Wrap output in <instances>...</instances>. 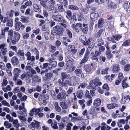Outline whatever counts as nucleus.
Masks as SVG:
<instances>
[{
    "label": "nucleus",
    "mask_w": 130,
    "mask_h": 130,
    "mask_svg": "<svg viewBox=\"0 0 130 130\" xmlns=\"http://www.w3.org/2000/svg\"><path fill=\"white\" fill-rule=\"evenodd\" d=\"M20 34L19 33H14L13 37L11 40L12 43L14 44H15L16 42L20 39Z\"/></svg>",
    "instance_id": "obj_1"
},
{
    "label": "nucleus",
    "mask_w": 130,
    "mask_h": 130,
    "mask_svg": "<svg viewBox=\"0 0 130 130\" xmlns=\"http://www.w3.org/2000/svg\"><path fill=\"white\" fill-rule=\"evenodd\" d=\"M40 123L38 121L34 120L31 124V127L32 130H37V128L40 126Z\"/></svg>",
    "instance_id": "obj_2"
},
{
    "label": "nucleus",
    "mask_w": 130,
    "mask_h": 130,
    "mask_svg": "<svg viewBox=\"0 0 130 130\" xmlns=\"http://www.w3.org/2000/svg\"><path fill=\"white\" fill-rule=\"evenodd\" d=\"M90 17L91 20L93 21H94L99 17V14L98 12H94L90 14Z\"/></svg>",
    "instance_id": "obj_3"
},
{
    "label": "nucleus",
    "mask_w": 130,
    "mask_h": 130,
    "mask_svg": "<svg viewBox=\"0 0 130 130\" xmlns=\"http://www.w3.org/2000/svg\"><path fill=\"white\" fill-rule=\"evenodd\" d=\"M11 62L13 65H17L19 63V59L17 57L14 56L11 59Z\"/></svg>",
    "instance_id": "obj_4"
},
{
    "label": "nucleus",
    "mask_w": 130,
    "mask_h": 130,
    "mask_svg": "<svg viewBox=\"0 0 130 130\" xmlns=\"http://www.w3.org/2000/svg\"><path fill=\"white\" fill-rule=\"evenodd\" d=\"M66 93L65 91H63L62 92L59 93L57 95V97L59 100H60L63 99H65L66 98Z\"/></svg>",
    "instance_id": "obj_5"
},
{
    "label": "nucleus",
    "mask_w": 130,
    "mask_h": 130,
    "mask_svg": "<svg viewBox=\"0 0 130 130\" xmlns=\"http://www.w3.org/2000/svg\"><path fill=\"white\" fill-rule=\"evenodd\" d=\"M55 10L56 11L55 13L61 12L64 10L63 5L62 4H58V7L55 8Z\"/></svg>",
    "instance_id": "obj_6"
},
{
    "label": "nucleus",
    "mask_w": 130,
    "mask_h": 130,
    "mask_svg": "<svg viewBox=\"0 0 130 130\" xmlns=\"http://www.w3.org/2000/svg\"><path fill=\"white\" fill-rule=\"evenodd\" d=\"M54 29L58 32L59 34H61L63 33V30L61 26L57 25L54 27Z\"/></svg>",
    "instance_id": "obj_7"
},
{
    "label": "nucleus",
    "mask_w": 130,
    "mask_h": 130,
    "mask_svg": "<svg viewBox=\"0 0 130 130\" xmlns=\"http://www.w3.org/2000/svg\"><path fill=\"white\" fill-rule=\"evenodd\" d=\"M67 62L66 65L67 66L68 68L70 67V66L72 64V62L73 61V60L70 58H67L66 61Z\"/></svg>",
    "instance_id": "obj_8"
},
{
    "label": "nucleus",
    "mask_w": 130,
    "mask_h": 130,
    "mask_svg": "<svg viewBox=\"0 0 130 130\" xmlns=\"http://www.w3.org/2000/svg\"><path fill=\"white\" fill-rule=\"evenodd\" d=\"M52 17L54 20L58 21H60L62 19V17L60 15H53Z\"/></svg>",
    "instance_id": "obj_9"
},
{
    "label": "nucleus",
    "mask_w": 130,
    "mask_h": 130,
    "mask_svg": "<svg viewBox=\"0 0 130 130\" xmlns=\"http://www.w3.org/2000/svg\"><path fill=\"white\" fill-rule=\"evenodd\" d=\"M95 85L93 81H92L90 82L89 86L87 87V88L88 89L91 88L93 90H95L96 89Z\"/></svg>",
    "instance_id": "obj_10"
},
{
    "label": "nucleus",
    "mask_w": 130,
    "mask_h": 130,
    "mask_svg": "<svg viewBox=\"0 0 130 130\" xmlns=\"http://www.w3.org/2000/svg\"><path fill=\"white\" fill-rule=\"evenodd\" d=\"M111 127L106 124L105 123L103 122L102 124L101 129L102 130H109Z\"/></svg>",
    "instance_id": "obj_11"
},
{
    "label": "nucleus",
    "mask_w": 130,
    "mask_h": 130,
    "mask_svg": "<svg viewBox=\"0 0 130 130\" xmlns=\"http://www.w3.org/2000/svg\"><path fill=\"white\" fill-rule=\"evenodd\" d=\"M62 80L63 81L65 78L69 79L70 78V76L69 74H67L65 72H62L61 74Z\"/></svg>",
    "instance_id": "obj_12"
},
{
    "label": "nucleus",
    "mask_w": 130,
    "mask_h": 130,
    "mask_svg": "<svg viewBox=\"0 0 130 130\" xmlns=\"http://www.w3.org/2000/svg\"><path fill=\"white\" fill-rule=\"evenodd\" d=\"M104 19L101 18L99 20L98 23V27L99 28H101L103 27V24L104 23Z\"/></svg>",
    "instance_id": "obj_13"
},
{
    "label": "nucleus",
    "mask_w": 130,
    "mask_h": 130,
    "mask_svg": "<svg viewBox=\"0 0 130 130\" xmlns=\"http://www.w3.org/2000/svg\"><path fill=\"white\" fill-rule=\"evenodd\" d=\"M18 117L19 118V119L20 121L23 124H26L27 125V124H25V122L26 121V118L24 117L23 116L21 115H18Z\"/></svg>",
    "instance_id": "obj_14"
},
{
    "label": "nucleus",
    "mask_w": 130,
    "mask_h": 130,
    "mask_svg": "<svg viewBox=\"0 0 130 130\" xmlns=\"http://www.w3.org/2000/svg\"><path fill=\"white\" fill-rule=\"evenodd\" d=\"M108 6L110 8L112 9H115L117 8L116 5L113 3L110 2L108 3Z\"/></svg>",
    "instance_id": "obj_15"
},
{
    "label": "nucleus",
    "mask_w": 130,
    "mask_h": 130,
    "mask_svg": "<svg viewBox=\"0 0 130 130\" xmlns=\"http://www.w3.org/2000/svg\"><path fill=\"white\" fill-rule=\"evenodd\" d=\"M33 82L35 83L40 82L41 80L40 77H39L37 75H34L32 79Z\"/></svg>",
    "instance_id": "obj_16"
},
{
    "label": "nucleus",
    "mask_w": 130,
    "mask_h": 130,
    "mask_svg": "<svg viewBox=\"0 0 130 130\" xmlns=\"http://www.w3.org/2000/svg\"><path fill=\"white\" fill-rule=\"evenodd\" d=\"M120 70L119 66V64H115L113 67L112 71L113 72L116 73Z\"/></svg>",
    "instance_id": "obj_17"
},
{
    "label": "nucleus",
    "mask_w": 130,
    "mask_h": 130,
    "mask_svg": "<svg viewBox=\"0 0 130 130\" xmlns=\"http://www.w3.org/2000/svg\"><path fill=\"white\" fill-rule=\"evenodd\" d=\"M12 124L16 128H18L20 126V124L19 123V121L18 119H15L12 122Z\"/></svg>",
    "instance_id": "obj_18"
},
{
    "label": "nucleus",
    "mask_w": 130,
    "mask_h": 130,
    "mask_svg": "<svg viewBox=\"0 0 130 130\" xmlns=\"http://www.w3.org/2000/svg\"><path fill=\"white\" fill-rule=\"evenodd\" d=\"M107 108L109 109H112L117 106V105L115 103H112L110 104L107 105Z\"/></svg>",
    "instance_id": "obj_19"
},
{
    "label": "nucleus",
    "mask_w": 130,
    "mask_h": 130,
    "mask_svg": "<svg viewBox=\"0 0 130 130\" xmlns=\"http://www.w3.org/2000/svg\"><path fill=\"white\" fill-rule=\"evenodd\" d=\"M21 71V70L18 68H15L13 70V74L15 75L19 76Z\"/></svg>",
    "instance_id": "obj_20"
},
{
    "label": "nucleus",
    "mask_w": 130,
    "mask_h": 130,
    "mask_svg": "<svg viewBox=\"0 0 130 130\" xmlns=\"http://www.w3.org/2000/svg\"><path fill=\"white\" fill-rule=\"evenodd\" d=\"M101 101L100 99H97L94 100V105L96 106H99L101 104Z\"/></svg>",
    "instance_id": "obj_21"
},
{
    "label": "nucleus",
    "mask_w": 130,
    "mask_h": 130,
    "mask_svg": "<svg viewBox=\"0 0 130 130\" xmlns=\"http://www.w3.org/2000/svg\"><path fill=\"white\" fill-rule=\"evenodd\" d=\"M21 23L20 22H18L15 24V29L16 31H18L20 30Z\"/></svg>",
    "instance_id": "obj_22"
},
{
    "label": "nucleus",
    "mask_w": 130,
    "mask_h": 130,
    "mask_svg": "<svg viewBox=\"0 0 130 130\" xmlns=\"http://www.w3.org/2000/svg\"><path fill=\"white\" fill-rule=\"evenodd\" d=\"M14 11L11 10L10 11H8L6 13L7 18H11L13 16Z\"/></svg>",
    "instance_id": "obj_23"
},
{
    "label": "nucleus",
    "mask_w": 130,
    "mask_h": 130,
    "mask_svg": "<svg viewBox=\"0 0 130 130\" xmlns=\"http://www.w3.org/2000/svg\"><path fill=\"white\" fill-rule=\"evenodd\" d=\"M74 73L76 76H79L82 73V70L80 69H76L74 71Z\"/></svg>",
    "instance_id": "obj_24"
},
{
    "label": "nucleus",
    "mask_w": 130,
    "mask_h": 130,
    "mask_svg": "<svg viewBox=\"0 0 130 130\" xmlns=\"http://www.w3.org/2000/svg\"><path fill=\"white\" fill-rule=\"evenodd\" d=\"M4 125L7 128H10L12 126V124L7 121H5L4 122Z\"/></svg>",
    "instance_id": "obj_25"
},
{
    "label": "nucleus",
    "mask_w": 130,
    "mask_h": 130,
    "mask_svg": "<svg viewBox=\"0 0 130 130\" xmlns=\"http://www.w3.org/2000/svg\"><path fill=\"white\" fill-rule=\"evenodd\" d=\"M63 84V86L65 87H67L68 86H71L72 85L71 82L68 80H66Z\"/></svg>",
    "instance_id": "obj_26"
},
{
    "label": "nucleus",
    "mask_w": 130,
    "mask_h": 130,
    "mask_svg": "<svg viewBox=\"0 0 130 130\" xmlns=\"http://www.w3.org/2000/svg\"><path fill=\"white\" fill-rule=\"evenodd\" d=\"M13 19H10L9 20L6 25L7 26L12 27L13 25Z\"/></svg>",
    "instance_id": "obj_27"
},
{
    "label": "nucleus",
    "mask_w": 130,
    "mask_h": 130,
    "mask_svg": "<svg viewBox=\"0 0 130 130\" xmlns=\"http://www.w3.org/2000/svg\"><path fill=\"white\" fill-rule=\"evenodd\" d=\"M85 70L87 72L90 73L92 71V68L90 66L86 65L85 67Z\"/></svg>",
    "instance_id": "obj_28"
},
{
    "label": "nucleus",
    "mask_w": 130,
    "mask_h": 130,
    "mask_svg": "<svg viewBox=\"0 0 130 130\" xmlns=\"http://www.w3.org/2000/svg\"><path fill=\"white\" fill-rule=\"evenodd\" d=\"M6 118L10 122H13L14 120L12 117H11L9 114L7 115L6 116Z\"/></svg>",
    "instance_id": "obj_29"
},
{
    "label": "nucleus",
    "mask_w": 130,
    "mask_h": 130,
    "mask_svg": "<svg viewBox=\"0 0 130 130\" xmlns=\"http://www.w3.org/2000/svg\"><path fill=\"white\" fill-rule=\"evenodd\" d=\"M20 21L23 23H27L28 22V18L24 16H21L20 18Z\"/></svg>",
    "instance_id": "obj_30"
},
{
    "label": "nucleus",
    "mask_w": 130,
    "mask_h": 130,
    "mask_svg": "<svg viewBox=\"0 0 130 130\" xmlns=\"http://www.w3.org/2000/svg\"><path fill=\"white\" fill-rule=\"evenodd\" d=\"M52 85L50 82H47L45 83L43 85V86L46 89H48Z\"/></svg>",
    "instance_id": "obj_31"
},
{
    "label": "nucleus",
    "mask_w": 130,
    "mask_h": 130,
    "mask_svg": "<svg viewBox=\"0 0 130 130\" xmlns=\"http://www.w3.org/2000/svg\"><path fill=\"white\" fill-rule=\"evenodd\" d=\"M83 94V92L82 91H78L76 95L77 98H81Z\"/></svg>",
    "instance_id": "obj_32"
},
{
    "label": "nucleus",
    "mask_w": 130,
    "mask_h": 130,
    "mask_svg": "<svg viewBox=\"0 0 130 130\" xmlns=\"http://www.w3.org/2000/svg\"><path fill=\"white\" fill-rule=\"evenodd\" d=\"M68 8L69 9L73 10H78L79 9V8L78 7L73 5H70L69 6Z\"/></svg>",
    "instance_id": "obj_33"
},
{
    "label": "nucleus",
    "mask_w": 130,
    "mask_h": 130,
    "mask_svg": "<svg viewBox=\"0 0 130 130\" xmlns=\"http://www.w3.org/2000/svg\"><path fill=\"white\" fill-rule=\"evenodd\" d=\"M127 99H128L129 101H130V96L128 95L124 96V99L122 98L121 100V103L123 104L125 103L126 102L125 99L126 100Z\"/></svg>",
    "instance_id": "obj_34"
},
{
    "label": "nucleus",
    "mask_w": 130,
    "mask_h": 130,
    "mask_svg": "<svg viewBox=\"0 0 130 130\" xmlns=\"http://www.w3.org/2000/svg\"><path fill=\"white\" fill-rule=\"evenodd\" d=\"M93 81L95 85L96 86L100 85L102 84V83L100 82V80L98 78H96Z\"/></svg>",
    "instance_id": "obj_35"
},
{
    "label": "nucleus",
    "mask_w": 130,
    "mask_h": 130,
    "mask_svg": "<svg viewBox=\"0 0 130 130\" xmlns=\"http://www.w3.org/2000/svg\"><path fill=\"white\" fill-rule=\"evenodd\" d=\"M5 44H4V46L3 48L1 49L2 53L3 55H5L6 54V52L7 51V48L6 47H5Z\"/></svg>",
    "instance_id": "obj_36"
},
{
    "label": "nucleus",
    "mask_w": 130,
    "mask_h": 130,
    "mask_svg": "<svg viewBox=\"0 0 130 130\" xmlns=\"http://www.w3.org/2000/svg\"><path fill=\"white\" fill-rule=\"evenodd\" d=\"M60 104L61 107L63 109H66L68 107L66 103L61 102L60 103Z\"/></svg>",
    "instance_id": "obj_37"
},
{
    "label": "nucleus",
    "mask_w": 130,
    "mask_h": 130,
    "mask_svg": "<svg viewBox=\"0 0 130 130\" xmlns=\"http://www.w3.org/2000/svg\"><path fill=\"white\" fill-rule=\"evenodd\" d=\"M2 90L5 92H7L11 90V88L10 85H8L5 88H3Z\"/></svg>",
    "instance_id": "obj_38"
},
{
    "label": "nucleus",
    "mask_w": 130,
    "mask_h": 130,
    "mask_svg": "<svg viewBox=\"0 0 130 130\" xmlns=\"http://www.w3.org/2000/svg\"><path fill=\"white\" fill-rule=\"evenodd\" d=\"M124 70L125 71H128L130 70V64H127L125 65L124 67Z\"/></svg>",
    "instance_id": "obj_39"
},
{
    "label": "nucleus",
    "mask_w": 130,
    "mask_h": 130,
    "mask_svg": "<svg viewBox=\"0 0 130 130\" xmlns=\"http://www.w3.org/2000/svg\"><path fill=\"white\" fill-rule=\"evenodd\" d=\"M130 44V39L125 41L123 43L122 45L125 46H129Z\"/></svg>",
    "instance_id": "obj_40"
},
{
    "label": "nucleus",
    "mask_w": 130,
    "mask_h": 130,
    "mask_svg": "<svg viewBox=\"0 0 130 130\" xmlns=\"http://www.w3.org/2000/svg\"><path fill=\"white\" fill-rule=\"evenodd\" d=\"M122 87L123 89H125L128 87V84L126 83L125 82H124V80H123L122 81Z\"/></svg>",
    "instance_id": "obj_41"
},
{
    "label": "nucleus",
    "mask_w": 130,
    "mask_h": 130,
    "mask_svg": "<svg viewBox=\"0 0 130 130\" xmlns=\"http://www.w3.org/2000/svg\"><path fill=\"white\" fill-rule=\"evenodd\" d=\"M88 56L87 55H86L84 56V58L82 60L81 62L80 63L81 64L86 62L88 60Z\"/></svg>",
    "instance_id": "obj_42"
},
{
    "label": "nucleus",
    "mask_w": 130,
    "mask_h": 130,
    "mask_svg": "<svg viewBox=\"0 0 130 130\" xmlns=\"http://www.w3.org/2000/svg\"><path fill=\"white\" fill-rule=\"evenodd\" d=\"M2 103L3 105L8 107H10V105L6 101L3 100L2 101Z\"/></svg>",
    "instance_id": "obj_43"
},
{
    "label": "nucleus",
    "mask_w": 130,
    "mask_h": 130,
    "mask_svg": "<svg viewBox=\"0 0 130 130\" xmlns=\"http://www.w3.org/2000/svg\"><path fill=\"white\" fill-rule=\"evenodd\" d=\"M45 75L48 78H50L52 77L53 76V74L52 73H46L45 74Z\"/></svg>",
    "instance_id": "obj_44"
},
{
    "label": "nucleus",
    "mask_w": 130,
    "mask_h": 130,
    "mask_svg": "<svg viewBox=\"0 0 130 130\" xmlns=\"http://www.w3.org/2000/svg\"><path fill=\"white\" fill-rule=\"evenodd\" d=\"M71 27L73 29V30H75L77 33L79 32V30L77 28V26L75 24H73L72 25Z\"/></svg>",
    "instance_id": "obj_45"
},
{
    "label": "nucleus",
    "mask_w": 130,
    "mask_h": 130,
    "mask_svg": "<svg viewBox=\"0 0 130 130\" xmlns=\"http://www.w3.org/2000/svg\"><path fill=\"white\" fill-rule=\"evenodd\" d=\"M33 7L34 10L36 12L38 11L39 9L38 6L36 4H33Z\"/></svg>",
    "instance_id": "obj_46"
},
{
    "label": "nucleus",
    "mask_w": 130,
    "mask_h": 130,
    "mask_svg": "<svg viewBox=\"0 0 130 130\" xmlns=\"http://www.w3.org/2000/svg\"><path fill=\"white\" fill-rule=\"evenodd\" d=\"M66 13L67 14V15L66 16L67 18L68 19H69L71 15V11L69 10L67 11Z\"/></svg>",
    "instance_id": "obj_47"
},
{
    "label": "nucleus",
    "mask_w": 130,
    "mask_h": 130,
    "mask_svg": "<svg viewBox=\"0 0 130 130\" xmlns=\"http://www.w3.org/2000/svg\"><path fill=\"white\" fill-rule=\"evenodd\" d=\"M78 20L79 21H82L84 20V18L80 14L78 15Z\"/></svg>",
    "instance_id": "obj_48"
},
{
    "label": "nucleus",
    "mask_w": 130,
    "mask_h": 130,
    "mask_svg": "<svg viewBox=\"0 0 130 130\" xmlns=\"http://www.w3.org/2000/svg\"><path fill=\"white\" fill-rule=\"evenodd\" d=\"M0 68L2 70L5 69V64L2 62H0Z\"/></svg>",
    "instance_id": "obj_49"
},
{
    "label": "nucleus",
    "mask_w": 130,
    "mask_h": 130,
    "mask_svg": "<svg viewBox=\"0 0 130 130\" xmlns=\"http://www.w3.org/2000/svg\"><path fill=\"white\" fill-rule=\"evenodd\" d=\"M26 56H27V59L28 60H30V58L31 57V54L29 52H27L25 54Z\"/></svg>",
    "instance_id": "obj_50"
},
{
    "label": "nucleus",
    "mask_w": 130,
    "mask_h": 130,
    "mask_svg": "<svg viewBox=\"0 0 130 130\" xmlns=\"http://www.w3.org/2000/svg\"><path fill=\"white\" fill-rule=\"evenodd\" d=\"M108 70V68H106L104 69H103L102 71L101 74H107Z\"/></svg>",
    "instance_id": "obj_51"
},
{
    "label": "nucleus",
    "mask_w": 130,
    "mask_h": 130,
    "mask_svg": "<svg viewBox=\"0 0 130 130\" xmlns=\"http://www.w3.org/2000/svg\"><path fill=\"white\" fill-rule=\"evenodd\" d=\"M90 42V41L89 39H87L86 38L84 41L83 43V44L85 45H88L89 43Z\"/></svg>",
    "instance_id": "obj_52"
},
{
    "label": "nucleus",
    "mask_w": 130,
    "mask_h": 130,
    "mask_svg": "<svg viewBox=\"0 0 130 130\" xmlns=\"http://www.w3.org/2000/svg\"><path fill=\"white\" fill-rule=\"evenodd\" d=\"M35 108H32L30 111L29 114L31 116H34V113L35 112Z\"/></svg>",
    "instance_id": "obj_53"
},
{
    "label": "nucleus",
    "mask_w": 130,
    "mask_h": 130,
    "mask_svg": "<svg viewBox=\"0 0 130 130\" xmlns=\"http://www.w3.org/2000/svg\"><path fill=\"white\" fill-rule=\"evenodd\" d=\"M86 38V37L85 36L83 35H81L80 37V40L83 43L84 41V40H85Z\"/></svg>",
    "instance_id": "obj_54"
},
{
    "label": "nucleus",
    "mask_w": 130,
    "mask_h": 130,
    "mask_svg": "<svg viewBox=\"0 0 130 130\" xmlns=\"http://www.w3.org/2000/svg\"><path fill=\"white\" fill-rule=\"evenodd\" d=\"M103 31V30L101 29L99 31L96 35V37L98 38L100 37Z\"/></svg>",
    "instance_id": "obj_55"
},
{
    "label": "nucleus",
    "mask_w": 130,
    "mask_h": 130,
    "mask_svg": "<svg viewBox=\"0 0 130 130\" xmlns=\"http://www.w3.org/2000/svg\"><path fill=\"white\" fill-rule=\"evenodd\" d=\"M29 36V34L27 33H24L23 35V37L25 39H27L28 38Z\"/></svg>",
    "instance_id": "obj_56"
},
{
    "label": "nucleus",
    "mask_w": 130,
    "mask_h": 130,
    "mask_svg": "<svg viewBox=\"0 0 130 130\" xmlns=\"http://www.w3.org/2000/svg\"><path fill=\"white\" fill-rule=\"evenodd\" d=\"M51 65L52 67H55L57 65V62L55 61H53L51 62Z\"/></svg>",
    "instance_id": "obj_57"
},
{
    "label": "nucleus",
    "mask_w": 130,
    "mask_h": 130,
    "mask_svg": "<svg viewBox=\"0 0 130 130\" xmlns=\"http://www.w3.org/2000/svg\"><path fill=\"white\" fill-rule=\"evenodd\" d=\"M12 68H6V71L7 72L8 74H10V76H11L12 74L11 72Z\"/></svg>",
    "instance_id": "obj_58"
},
{
    "label": "nucleus",
    "mask_w": 130,
    "mask_h": 130,
    "mask_svg": "<svg viewBox=\"0 0 130 130\" xmlns=\"http://www.w3.org/2000/svg\"><path fill=\"white\" fill-rule=\"evenodd\" d=\"M50 36L49 35V33L47 32H45L44 35V37L45 38L46 40H48Z\"/></svg>",
    "instance_id": "obj_59"
},
{
    "label": "nucleus",
    "mask_w": 130,
    "mask_h": 130,
    "mask_svg": "<svg viewBox=\"0 0 130 130\" xmlns=\"http://www.w3.org/2000/svg\"><path fill=\"white\" fill-rule=\"evenodd\" d=\"M81 29L82 30V31L85 34H86L88 30V28L87 27H86L84 28H81Z\"/></svg>",
    "instance_id": "obj_60"
},
{
    "label": "nucleus",
    "mask_w": 130,
    "mask_h": 130,
    "mask_svg": "<svg viewBox=\"0 0 130 130\" xmlns=\"http://www.w3.org/2000/svg\"><path fill=\"white\" fill-rule=\"evenodd\" d=\"M85 95L86 97L88 98H91V96L90 95V94L89 93V91L88 90L86 91Z\"/></svg>",
    "instance_id": "obj_61"
},
{
    "label": "nucleus",
    "mask_w": 130,
    "mask_h": 130,
    "mask_svg": "<svg viewBox=\"0 0 130 130\" xmlns=\"http://www.w3.org/2000/svg\"><path fill=\"white\" fill-rule=\"evenodd\" d=\"M51 126L52 128L54 129H57L58 128V127L56 123L54 124L53 123H52L51 124Z\"/></svg>",
    "instance_id": "obj_62"
},
{
    "label": "nucleus",
    "mask_w": 130,
    "mask_h": 130,
    "mask_svg": "<svg viewBox=\"0 0 130 130\" xmlns=\"http://www.w3.org/2000/svg\"><path fill=\"white\" fill-rule=\"evenodd\" d=\"M73 126V124L72 123H70L68 124L67 125V130H70L71 129V126Z\"/></svg>",
    "instance_id": "obj_63"
},
{
    "label": "nucleus",
    "mask_w": 130,
    "mask_h": 130,
    "mask_svg": "<svg viewBox=\"0 0 130 130\" xmlns=\"http://www.w3.org/2000/svg\"><path fill=\"white\" fill-rule=\"evenodd\" d=\"M73 89L72 87H70L68 90L67 91V93L69 94H71L72 92Z\"/></svg>",
    "instance_id": "obj_64"
}]
</instances>
